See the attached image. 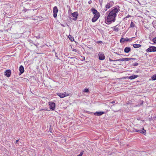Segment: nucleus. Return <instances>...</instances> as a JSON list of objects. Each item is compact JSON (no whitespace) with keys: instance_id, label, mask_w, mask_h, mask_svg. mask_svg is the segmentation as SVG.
I'll return each instance as SVG.
<instances>
[{"instance_id":"ddd939ff","label":"nucleus","mask_w":156,"mask_h":156,"mask_svg":"<svg viewBox=\"0 0 156 156\" xmlns=\"http://www.w3.org/2000/svg\"><path fill=\"white\" fill-rule=\"evenodd\" d=\"M131 50V48L130 47H126L124 49V51L125 53H129Z\"/></svg>"},{"instance_id":"b1692460","label":"nucleus","mask_w":156,"mask_h":156,"mask_svg":"<svg viewBox=\"0 0 156 156\" xmlns=\"http://www.w3.org/2000/svg\"><path fill=\"white\" fill-rule=\"evenodd\" d=\"M152 41L154 43H156V37L153 38V39Z\"/></svg>"},{"instance_id":"423d86ee","label":"nucleus","mask_w":156,"mask_h":156,"mask_svg":"<svg viewBox=\"0 0 156 156\" xmlns=\"http://www.w3.org/2000/svg\"><path fill=\"white\" fill-rule=\"evenodd\" d=\"M57 95L61 98H63L69 95V94L66 92H64L63 93H58Z\"/></svg>"},{"instance_id":"f03ea898","label":"nucleus","mask_w":156,"mask_h":156,"mask_svg":"<svg viewBox=\"0 0 156 156\" xmlns=\"http://www.w3.org/2000/svg\"><path fill=\"white\" fill-rule=\"evenodd\" d=\"M91 11L93 14H94L93 17L92 19V21L93 22H95L99 18L100 16V14L99 12L94 8L91 9Z\"/></svg>"},{"instance_id":"39448f33","label":"nucleus","mask_w":156,"mask_h":156,"mask_svg":"<svg viewBox=\"0 0 156 156\" xmlns=\"http://www.w3.org/2000/svg\"><path fill=\"white\" fill-rule=\"evenodd\" d=\"M49 105L50 109L51 110H53L55 109V103L52 102H49Z\"/></svg>"},{"instance_id":"7ed1b4c3","label":"nucleus","mask_w":156,"mask_h":156,"mask_svg":"<svg viewBox=\"0 0 156 156\" xmlns=\"http://www.w3.org/2000/svg\"><path fill=\"white\" fill-rule=\"evenodd\" d=\"M58 11L57 7L56 6H55L53 9V16L54 18H56L57 17Z\"/></svg>"},{"instance_id":"c756f323","label":"nucleus","mask_w":156,"mask_h":156,"mask_svg":"<svg viewBox=\"0 0 156 156\" xmlns=\"http://www.w3.org/2000/svg\"><path fill=\"white\" fill-rule=\"evenodd\" d=\"M19 140H16V144L17 143V142H18V141H19Z\"/></svg>"},{"instance_id":"6e6552de","label":"nucleus","mask_w":156,"mask_h":156,"mask_svg":"<svg viewBox=\"0 0 156 156\" xmlns=\"http://www.w3.org/2000/svg\"><path fill=\"white\" fill-rule=\"evenodd\" d=\"M99 59L100 60H103L105 58V56L102 53H99L98 54Z\"/></svg>"},{"instance_id":"393cba45","label":"nucleus","mask_w":156,"mask_h":156,"mask_svg":"<svg viewBox=\"0 0 156 156\" xmlns=\"http://www.w3.org/2000/svg\"><path fill=\"white\" fill-rule=\"evenodd\" d=\"M120 61H125V58L120 59Z\"/></svg>"},{"instance_id":"dca6fc26","label":"nucleus","mask_w":156,"mask_h":156,"mask_svg":"<svg viewBox=\"0 0 156 156\" xmlns=\"http://www.w3.org/2000/svg\"><path fill=\"white\" fill-rule=\"evenodd\" d=\"M117 25H116L115 27H112V29L113 30L116 32H118L119 30V28L117 27Z\"/></svg>"},{"instance_id":"4468645a","label":"nucleus","mask_w":156,"mask_h":156,"mask_svg":"<svg viewBox=\"0 0 156 156\" xmlns=\"http://www.w3.org/2000/svg\"><path fill=\"white\" fill-rule=\"evenodd\" d=\"M129 40V39L127 38H122L120 40V42L121 43H124V42L125 41H128Z\"/></svg>"},{"instance_id":"412c9836","label":"nucleus","mask_w":156,"mask_h":156,"mask_svg":"<svg viewBox=\"0 0 156 156\" xmlns=\"http://www.w3.org/2000/svg\"><path fill=\"white\" fill-rule=\"evenodd\" d=\"M135 26V24L132 22H131L130 24V27H133Z\"/></svg>"},{"instance_id":"473e14b6","label":"nucleus","mask_w":156,"mask_h":156,"mask_svg":"<svg viewBox=\"0 0 156 156\" xmlns=\"http://www.w3.org/2000/svg\"><path fill=\"white\" fill-rule=\"evenodd\" d=\"M107 9H105V11H107Z\"/></svg>"},{"instance_id":"5701e85b","label":"nucleus","mask_w":156,"mask_h":156,"mask_svg":"<svg viewBox=\"0 0 156 156\" xmlns=\"http://www.w3.org/2000/svg\"><path fill=\"white\" fill-rule=\"evenodd\" d=\"M83 91L85 92H88L89 91V90L88 89L86 88L83 90Z\"/></svg>"},{"instance_id":"2f4dec72","label":"nucleus","mask_w":156,"mask_h":156,"mask_svg":"<svg viewBox=\"0 0 156 156\" xmlns=\"http://www.w3.org/2000/svg\"><path fill=\"white\" fill-rule=\"evenodd\" d=\"M91 1H90L89 2V4H90L91 3Z\"/></svg>"},{"instance_id":"f3484780","label":"nucleus","mask_w":156,"mask_h":156,"mask_svg":"<svg viewBox=\"0 0 156 156\" xmlns=\"http://www.w3.org/2000/svg\"><path fill=\"white\" fill-rule=\"evenodd\" d=\"M112 6V4L110 3H108L105 5V8L107 9H109Z\"/></svg>"},{"instance_id":"20e7f679","label":"nucleus","mask_w":156,"mask_h":156,"mask_svg":"<svg viewBox=\"0 0 156 156\" xmlns=\"http://www.w3.org/2000/svg\"><path fill=\"white\" fill-rule=\"evenodd\" d=\"M146 51L150 52L156 51V47L154 46L150 47Z\"/></svg>"},{"instance_id":"aec40b11","label":"nucleus","mask_w":156,"mask_h":156,"mask_svg":"<svg viewBox=\"0 0 156 156\" xmlns=\"http://www.w3.org/2000/svg\"><path fill=\"white\" fill-rule=\"evenodd\" d=\"M151 78L153 80H156V74L152 76L151 77Z\"/></svg>"},{"instance_id":"9b49d317","label":"nucleus","mask_w":156,"mask_h":156,"mask_svg":"<svg viewBox=\"0 0 156 156\" xmlns=\"http://www.w3.org/2000/svg\"><path fill=\"white\" fill-rule=\"evenodd\" d=\"M19 70L20 71V74H22L24 71V68L23 66H21L19 67Z\"/></svg>"},{"instance_id":"f8f14e48","label":"nucleus","mask_w":156,"mask_h":156,"mask_svg":"<svg viewBox=\"0 0 156 156\" xmlns=\"http://www.w3.org/2000/svg\"><path fill=\"white\" fill-rule=\"evenodd\" d=\"M138 76H139L138 75H133L131 76L128 77V78L130 80H133L136 78Z\"/></svg>"},{"instance_id":"0eeeda50","label":"nucleus","mask_w":156,"mask_h":156,"mask_svg":"<svg viewBox=\"0 0 156 156\" xmlns=\"http://www.w3.org/2000/svg\"><path fill=\"white\" fill-rule=\"evenodd\" d=\"M72 15L74 17V18L73 19L74 20H76L77 18V16L78 15V13L77 12H75L72 13Z\"/></svg>"},{"instance_id":"c85d7f7f","label":"nucleus","mask_w":156,"mask_h":156,"mask_svg":"<svg viewBox=\"0 0 156 156\" xmlns=\"http://www.w3.org/2000/svg\"><path fill=\"white\" fill-rule=\"evenodd\" d=\"M115 103V101H112V102H111V103H112V104H113V103Z\"/></svg>"},{"instance_id":"cd10ccee","label":"nucleus","mask_w":156,"mask_h":156,"mask_svg":"<svg viewBox=\"0 0 156 156\" xmlns=\"http://www.w3.org/2000/svg\"><path fill=\"white\" fill-rule=\"evenodd\" d=\"M120 59L115 60V61H120Z\"/></svg>"},{"instance_id":"9d476101","label":"nucleus","mask_w":156,"mask_h":156,"mask_svg":"<svg viewBox=\"0 0 156 156\" xmlns=\"http://www.w3.org/2000/svg\"><path fill=\"white\" fill-rule=\"evenodd\" d=\"M104 112H96L94 113V115L97 116H100L103 115Z\"/></svg>"},{"instance_id":"a211bd4d","label":"nucleus","mask_w":156,"mask_h":156,"mask_svg":"<svg viewBox=\"0 0 156 156\" xmlns=\"http://www.w3.org/2000/svg\"><path fill=\"white\" fill-rule=\"evenodd\" d=\"M133 46L134 48H136L140 47L141 46V45L140 44H134L133 45Z\"/></svg>"},{"instance_id":"bb28decb","label":"nucleus","mask_w":156,"mask_h":156,"mask_svg":"<svg viewBox=\"0 0 156 156\" xmlns=\"http://www.w3.org/2000/svg\"><path fill=\"white\" fill-rule=\"evenodd\" d=\"M109 61L110 62H112V61H115V60H112L111 58H109Z\"/></svg>"},{"instance_id":"f257e3e1","label":"nucleus","mask_w":156,"mask_h":156,"mask_svg":"<svg viewBox=\"0 0 156 156\" xmlns=\"http://www.w3.org/2000/svg\"><path fill=\"white\" fill-rule=\"evenodd\" d=\"M119 10V6L112 8L110 11H108L106 13L105 20L108 23L114 22L115 20V18Z\"/></svg>"},{"instance_id":"4be33fe9","label":"nucleus","mask_w":156,"mask_h":156,"mask_svg":"<svg viewBox=\"0 0 156 156\" xmlns=\"http://www.w3.org/2000/svg\"><path fill=\"white\" fill-rule=\"evenodd\" d=\"M83 153V151H81L79 154L77 156H82Z\"/></svg>"},{"instance_id":"a878e982","label":"nucleus","mask_w":156,"mask_h":156,"mask_svg":"<svg viewBox=\"0 0 156 156\" xmlns=\"http://www.w3.org/2000/svg\"><path fill=\"white\" fill-rule=\"evenodd\" d=\"M72 50L75 52H77L78 51V50H77L75 49H73Z\"/></svg>"},{"instance_id":"6ab92c4d","label":"nucleus","mask_w":156,"mask_h":156,"mask_svg":"<svg viewBox=\"0 0 156 156\" xmlns=\"http://www.w3.org/2000/svg\"><path fill=\"white\" fill-rule=\"evenodd\" d=\"M135 58H125V61L130 60L131 59H134Z\"/></svg>"},{"instance_id":"7c9ffc66","label":"nucleus","mask_w":156,"mask_h":156,"mask_svg":"<svg viewBox=\"0 0 156 156\" xmlns=\"http://www.w3.org/2000/svg\"><path fill=\"white\" fill-rule=\"evenodd\" d=\"M143 103V101H141V103L140 104L141 105H142Z\"/></svg>"},{"instance_id":"1a4fd4ad","label":"nucleus","mask_w":156,"mask_h":156,"mask_svg":"<svg viewBox=\"0 0 156 156\" xmlns=\"http://www.w3.org/2000/svg\"><path fill=\"white\" fill-rule=\"evenodd\" d=\"M11 72L10 69L7 70L5 72V75L7 77H9L11 75Z\"/></svg>"},{"instance_id":"2eb2a0df","label":"nucleus","mask_w":156,"mask_h":156,"mask_svg":"<svg viewBox=\"0 0 156 156\" xmlns=\"http://www.w3.org/2000/svg\"><path fill=\"white\" fill-rule=\"evenodd\" d=\"M135 132H139L142 133H144L145 132H146V130L144 129V128H143L142 130H138V129H135Z\"/></svg>"}]
</instances>
